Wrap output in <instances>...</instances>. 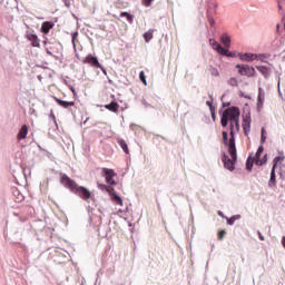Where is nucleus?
<instances>
[{
  "label": "nucleus",
  "mask_w": 285,
  "mask_h": 285,
  "mask_svg": "<svg viewBox=\"0 0 285 285\" xmlns=\"http://www.w3.org/2000/svg\"><path fill=\"white\" fill-rule=\"evenodd\" d=\"M206 105L209 107L210 112H212V117H215V107H213V101L207 100Z\"/></svg>",
  "instance_id": "31"
},
{
  "label": "nucleus",
  "mask_w": 285,
  "mask_h": 285,
  "mask_svg": "<svg viewBox=\"0 0 285 285\" xmlns=\"http://www.w3.org/2000/svg\"><path fill=\"white\" fill-rule=\"evenodd\" d=\"M224 237H226V230H224V229L219 230L218 232V239L222 240V239H224Z\"/></svg>",
  "instance_id": "33"
},
{
  "label": "nucleus",
  "mask_w": 285,
  "mask_h": 285,
  "mask_svg": "<svg viewBox=\"0 0 285 285\" xmlns=\"http://www.w3.org/2000/svg\"><path fill=\"white\" fill-rule=\"evenodd\" d=\"M276 169L277 168L272 167L271 177H269V181H268L269 188H275L277 186V179H276V175H275Z\"/></svg>",
  "instance_id": "12"
},
{
  "label": "nucleus",
  "mask_w": 285,
  "mask_h": 285,
  "mask_svg": "<svg viewBox=\"0 0 285 285\" xmlns=\"http://www.w3.org/2000/svg\"><path fill=\"white\" fill-rule=\"evenodd\" d=\"M112 199H115L116 204H118V206H124V200L121 199V197H119V195H114Z\"/></svg>",
  "instance_id": "27"
},
{
  "label": "nucleus",
  "mask_w": 285,
  "mask_h": 285,
  "mask_svg": "<svg viewBox=\"0 0 285 285\" xmlns=\"http://www.w3.org/2000/svg\"><path fill=\"white\" fill-rule=\"evenodd\" d=\"M55 28V23L50 22V21H45L41 24V32L42 35H49L50 30H52Z\"/></svg>",
  "instance_id": "11"
},
{
  "label": "nucleus",
  "mask_w": 285,
  "mask_h": 285,
  "mask_svg": "<svg viewBox=\"0 0 285 285\" xmlns=\"http://www.w3.org/2000/svg\"><path fill=\"white\" fill-rule=\"evenodd\" d=\"M279 28H281V26H279V24H276V30H277V32H279Z\"/></svg>",
  "instance_id": "40"
},
{
  "label": "nucleus",
  "mask_w": 285,
  "mask_h": 285,
  "mask_svg": "<svg viewBox=\"0 0 285 285\" xmlns=\"http://www.w3.org/2000/svg\"><path fill=\"white\" fill-rule=\"evenodd\" d=\"M228 85L232 86L233 88H237V86H239V81L237 80V78L233 77V78H229Z\"/></svg>",
  "instance_id": "23"
},
{
  "label": "nucleus",
  "mask_w": 285,
  "mask_h": 285,
  "mask_svg": "<svg viewBox=\"0 0 285 285\" xmlns=\"http://www.w3.org/2000/svg\"><path fill=\"white\" fill-rule=\"evenodd\" d=\"M258 72H262L265 77L268 75V69L264 66L257 67Z\"/></svg>",
  "instance_id": "30"
},
{
  "label": "nucleus",
  "mask_w": 285,
  "mask_h": 285,
  "mask_svg": "<svg viewBox=\"0 0 285 285\" xmlns=\"http://www.w3.org/2000/svg\"><path fill=\"white\" fill-rule=\"evenodd\" d=\"M262 153H264V146H259L256 151V165L257 166H264V164H266V161H267L266 155L264 156L263 159L261 158Z\"/></svg>",
  "instance_id": "10"
},
{
  "label": "nucleus",
  "mask_w": 285,
  "mask_h": 285,
  "mask_svg": "<svg viewBox=\"0 0 285 285\" xmlns=\"http://www.w3.org/2000/svg\"><path fill=\"white\" fill-rule=\"evenodd\" d=\"M102 175L106 179V181L110 185V186H115L117 184V181H115L116 177V173L114 169H109V168H102Z\"/></svg>",
  "instance_id": "6"
},
{
  "label": "nucleus",
  "mask_w": 285,
  "mask_h": 285,
  "mask_svg": "<svg viewBox=\"0 0 285 285\" xmlns=\"http://www.w3.org/2000/svg\"><path fill=\"white\" fill-rule=\"evenodd\" d=\"M107 193H109V195H110L111 197H114V195H117V191H115V188H112V187H110V186H109V188H107Z\"/></svg>",
  "instance_id": "34"
},
{
  "label": "nucleus",
  "mask_w": 285,
  "mask_h": 285,
  "mask_svg": "<svg viewBox=\"0 0 285 285\" xmlns=\"http://www.w3.org/2000/svg\"><path fill=\"white\" fill-rule=\"evenodd\" d=\"M83 63H88L92 68H100V70H102V72L106 75V69H104V66H101V63H99V59H97V57L89 53L85 58Z\"/></svg>",
  "instance_id": "5"
},
{
  "label": "nucleus",
  "mask_w": 285,
  "mask_h": 285,
  "mask_svg": "<svg viewBox=\"0 0 285 285\" xmlns=\"http://www.w3.org/2000/svg\"><path fill=\"white\" fill-rule=\"evenodd\" d=\"M56 101L58 105L61 106V108H70V106H75V101H66V100H61L59 98H56Z\"/></svg>",
  "instance_id": "16"
},
{
  "label": "nucleus",
  "mask_w": 285,
  "mask_h": 285,
  "mask_svg": "<svg viewBox=\"0 0 285 285\" xmlns=\"http://www.w3.org/2000/svg\"><path fill=\"white\" fill-rule=\"evenodd\" d=\"M153 3V0H144V6H146V8H150Z\"/></svg>",
  "instance_id": "36"
},
{
  "label": "nucleus",
  "mask_w": 285,
  "mask_h": 285,
  "mask_svg": "<svg viewBox=\"0 0 285 285\" xmlns=\"http://www.w3.org/2000/svg\"><path fill=\"white\" fill-rule=\"evenodd\" d=\"M223 142L228 147V154L234 158V161L237 159V147L235 146V134L233 129L230 131V137L228 139V132L223 131Z\"/></svg>",
  "instance_id": "3"
},
{
  "label": "nucleus",
  "mask_w": 285,
  "mask_h": 285,
  "mask_svg": "<svg viewBox=\"0 0 285 285\" xmlns=\"http://www.w3.org/2000/svg\"><path fill=\"white\" fill-rule=\"evenodd\" d=\"M243 61H255L257 59V55L255 53H245L240 57Z\"/></svg>",
  "instance_id": "19"
},
{
  "label": "nucleus",
  "mask_w": 285,
  "mask_h": 285,
  "mask_svg": "<svg viewBox=\"0 0 285 285\" xmlns=\"http://www.w3.org/2000/svg\"><path fill=\"white\" fill-rule=\"evenodd\" d=\"M258 237H259V239H261V242H264V235H262V232H258Z\"/></svg>",
  "instance_id": "38"
},
{
  "label": "nucleus",
  "mask_w": 285,
  "mask_h": 285,
  "mask_svg": "<svg viewBox=\"0 0 285 285\" xmlns=\"http://www.w3.org/2000/svg\"><path fill=\"white\" fill-rule=\"evenodd\" d=\"M245 98H246V99H250V97H248V96H245Z\"/></svg>",
  "instance_id": "43"
},
{
  "label": "nucleus",
  "mask_w": 285,
  "mask_h": 285,
  "mask_svg": "<svg viewBox=\"0 0 285 285\" xmlns=\"http://www.w3.org/2000/svg\"><path fill=\"white\" fill-rule=\"evenodd\" d=\"M265 142H266V128L263 127L261 131V144H265Z\"/></svg>",
  "instance_id": "26"
},
{
  "label": "nucleus",
  "mask_w": 285,
  "mask_h": 285,
  "mask_svg": "<svg viewBox=\"0 0 285 285\" xmlns=\"http://www.w3.org/2000/svg\"><path fill=\"white\" fill-rule=\"evenodd\" d=\"M254 161H255V159L254 158H252V157H249L248 159H247V163H246V170H253V164H254Z\"/></svg>",
  "instance_id": "24"
},
{
  "label": "nucleus",
  "mask_w": 285,
  "mask_h": 285,
  "mask_svg": "<svg viewBox=\"0 0 285 285\" xmlns=\"http://www.w3.org/2000/svg\"><path fill=\"white\" fill-rule=\"evenodd\" d=\"M218 215H222V212H220V213H218Z\"/></svg>",
  "instance_id": "46"
},
{
  "label": "nucleus",
  "mask_w": 285,
  "mask_h": 285,
  "mask_svg": "<svg viewBox=\"0 0 285 285\" xmlns=\"http://www.w3.org/2000/svg\"><path fill=\"white\" fill-rule=\"evenodd\" d=\"M26 39L31 42L32 48H41V40L36 33L27 31Z\"/></svg>",
  "instance_id": "8"
},
{
  "label": "nucleus",
  "mask_w": 285,
  "mask_h": 285,
  "mask_svg": "<svg viewBox=\"0 0 285 285\" xmlns=\"http://www.w3.org/2000/svg\"><path fill=\"white\" fill-rule=\"evenodd\" d=\"M47 53H48V55H52V52H50V51H47Z\"/></svg>",
  "instance_id": "42"
},
{
  "label": "nucleus",
  "mask_w": 285,
  "mask_h": 285,
  "mask_svg": "<svg viewBox=\"0 0 285 285\" xmlns=\"http://www.w3.org/2000/svg\"><path fill=\"white\" fill-rule=\"evenodd\" d=\"M240 97H244V94H240Z\"/></svg>",
  "instance_id": "44"
},
{
  "label": "nucleus",
  "mask_w": 285,
  "mask_h": 285,
  "mask_svg": "<svg viewBox=\"0 0 285 285\" xmlns=\"http://www.w3.org/2000/svg\"><path fill=\"white\" fill-rule=\"evenodd\" d=\"M223 161H224V166H225V168H226L227 170H230V171L235 170V163L237 161V157H236V159L234 160L233 157H232V159H230V158H228V156H226V154H224V155H223Z\"/></svg>",
  "instance_id": "9"
},
{
  "label": "nucleus",
  "mask_w": 285,
  "mask_h": 285,
  "mask_svg": "<svg viewBox=\"0 0 285 285\" xmlns=\"http://www.w3.org/2000/svg\"><path fill=\"white\" fill-rule=\"evenodd\" d=\"M209 72L212 77H219V70H217L215 67H210Z\"/></svg>",
  "instance_id": "28"
},
{
  "label": "nucleus",
  "mask_w": 285,
  "mask_h": 285,
  "mask_svg": "<svg viewBox=\"0 0 285 285\" xmlns=\"http://www.w3.org/2000/svg\"><path fill=\"white\" fill-rule=\"evenodd\" d=\"M209 46H212L213 50H216V52H218V55L228 57V49L222 47V45H219V42H217V40L209 39Z\"/></svg>",
  "instance_id": "7"
},
{
  "label": "nucleus",
  "mask_w": 285,
  "mask_h": 285,
  "mask_svg": "<svg viewBox=\"0 0 285 285\" xmlns=\"http://www.w3.org/2000/svg\"><path fill=\"white\" fill-rule=\"evenodd\" d=\"M243 130L245 135H248V132H250V119L248 117L244 118L243 120Z\"/></svg>",
  "instance_id": "17"
},
{
  "label": "nucleus",
  "mask_w": 285,
  "mask_h": 285,
  "mask_svg": "<svg viewBox=\"0 0 285 285\" xmlns=\"http://www.w3.org/2000/svg\"><path fill=\"white\" fill-rule=\"evenodd\" d=\"M278 9L282 10V6L281 4H278Z\"/></svg>",
  "instance_id": "41"
},
{
  "label": "nucleus",
  "mask_w": 285,
  "mask_h": 285,
  "mask_svg": "<svg viewBox=\"0 0 285 285\" xmlns=\"http://www.w3.org/2000/svg\"><path fill=\"white\" fill-rule=\"evenodd\" d=\"M72 92H73V95H75V89H72Z\"/></svg>",
  "instance_id": "45"
},
{
  "label": "nucleus",
  "mask_w": 285,
  "mask_h": 285,
  "mask_svg": "<svg viewBox=\"0 0 285 285\" xmlns=\"http://www.w3.org/2000/svg\"><path fill=\"white\" fill-rule=\"evenodd\" d=\"M60 183L62 184V186L69 188L71 193H75V195H77L78 197H80V199H83L85 202H88V199L92 197V193H90L88 188L77 185L75 180H72L66 174H61Z\"/></svg>",
  "instance_id": "2"
},
{
  "label": "nucleus",
  "mask_w": 285,
  "mask_h": 285,
  "mask_svg": "<svg viewBox=\"0 0 285 285\" xmlns=\"http://www.w3.org/2000/svg\"><path fill=\"white\" fill-rule=\"evenodd\" d=\"M118 145L124 150V153H126V155H128L130 153V150L128 149V144H126V140L118 139Z\"/></svg>",
  "instance_id": "20"
},
{
  "label": "nucleus",
  "mask_w": 285,
  "mask_h": 285,
  "mask_svg": "<svg viewBox=\"0 0 285 285\" xmlns=\"http://www.w3.org/2000/svg\"><path fill=\"white\" fill-rule=\"evenodd\" d=\"M139 79L144 82V86H148V82L146 81V73L144 71L139 72Z\"/></svg>",
  "instance_id": "29"
},
{
  "label": "nucleus",
  "mask_w": 285,
  "mask_h": 285,
  "mask_svg": "<svg viewBox=\"0 0 285 285\" xmlns=\"http://www.w3.org/2000/svg\"><path fill=\"white\" fill-rule=\"evenodd\" d=\"M71 37H72V46H73V48L77 46L76 45V41H77V38L79 37V32H73L72 35H71Z\"/></svg>",
  "instance_id": "32"
},
{
  "label": "nucleus",
  "mask_w": 285,
  "mask_h": 285,
  "mask_svg": "<svg viewBox=\"0 0 285 285\" xmlns=\"http://www.w3.org/2000/svg\"><path fill=\"white\" fill-rule=\"evenodd\" d=\"M285 157L284 156H277L273 160V168H277L278 164H282L284 161Z\"/></svg>",
  "instance_id": "21"
},
{
  "label": "nucleus",
  "mask_w": 285,
  "mask_h": 285,
  "mask_svg": "<svg viewBox=\"0 0 285 285\" xmlns=\"http://www.w3.org/2000/svg\"><path fill=\"white\" fill-rule=\"evenodd\" d=\"M258 101H264V94L262 92V88L258 90Z\"/></svg>",
  "instance_id": "35"
},
{
  "label": "nucleus",
  "mask_w": 285,
  "mask_h": 285,
  "mask_svg": "<svg viewBox=\"0 0 285 285\" xmlns=\"http://www.w3.org/2000/svg\"><path fill=\"white\" fill-rule=\"evenodd\" d=\"M228 121L230 124V132H233V135H235V132H239V108L229 107L224 110L220 118L223 128L228 126Z\"/></svg>",
  "instance_id": "1"
},
{
  "label": "nucleus",
  "mask_w": 285,
  "mask_h": 285,
  "mask_svg": "<svg viewBox=\"0 0 285 285\" xmlns=\"http://www.w3.org/2000/svg\"><path fill=\"white\" fill-rule=\"evenodd\" d=\"M120 17H126V19H127V21L129 22V23H132V21H134V19H135V17L132 16V14H130V13H128V12H121L120 13Z\"/></svg>",
  "instance_id": "22"
},
{
  "label": "nucleus",
  "mask_w": 285,
  "mask_h": 285,
  "mask_svg": "<svg viewBox=\"0 0 285 285\" xmlns=\"http://www.w3.org/2000/svg\"><path fill=\"white\" fill-rule=\"evenodd\" d=\"M209 24L215 26V20L213 18L209 19Z\"/></svg>",
  "instance_id": "39"
},
{
  "label": "nucleus",
  "mask_w": 285,
  "mask_h": 285,
  "mask_svg": "<svg viewBox=\"0 0 285 285\" xmlns=\"http://www.w3.org/2000/svg\"><path fill=\"white\" fill-rule=\"evenodd\" d=\"M155 35V29H149L147 32L142 35L146 43H149V41H153V37Z\"/></svg>",
  "instance_id": "15"
},
{
  "label": "nucleus",
  "mask_w": 285,
  "mask_h": 285,
  "mask_svg": "<svg viewBox=\"0 0 285 285\" xmlns=\"http://www.w3.org/2000/svg\"><path fill=\"white\" fill-rule=\"evenodd\" d=\"M220 41H222L223 46H225L226 50H228V48H230V36L223 33L220 36Z\"/></svg>",
  "instance_id": "13"
},
{
  "label": "nucleus",
  "mask_w": 285,
  "mask_h": 285,
  "mask_svg": "<svg viewBox=\"0 0 285 285\" xmlns=\"http://www.w3.org/2000/svg\"><path fill=\"white\" fill-rule=\"evenodd\" d=\"M105 108L110 110V112H119V104H117V101H111L109 105H106Z\"/></svg>",
  "instance_id": "14"
},
{
  "label": "nucleus",
  "mask_w": 285,
  "mask_h": 285,
  "mask_svg": "<svg viewBox=\"0 0 285 285\" xmlns=\"http://www.w3.org/2000/svg\"><path fill=\"white\" fill-rule=\"evenodd\" d=\"M26 137H28V126L23 125L18 132V139H26Z\"/></svg>",
  "instance_id": "18"
},
{
  "label": "nucleus",
  "mask_w": 285,
  "mask_h": 285,
  "mask_svg": "<svg viewBox=\"0 0 285 285\" xmlns=\"http://www.w3.org/2000/svg\"><path fill=\"white\" fill-rule=\"evenodd\" d=\"M109 186H106V185H100V189L101 190H108Z\"/></svg>",
  "instance_id": "37"
},
{
  "label": "nucleus",
  "mask_w": 285,
  "mask_h": 285,
  "mask_svg": "<svg viewBox=\"0 0 285 285\" xmlns=\"http://www.w3.org/2000/svg\"><path fill=\"white\" fill-rule=\"evenodd\" d=\"M242 216L240 215H236V216H233L230 218H227V224L229 226H233V224H235V222H237V219H239Z\"/></svg>",
  "instance_id": "25"
},
{
  "label": "nucleus",
  "mask_w": 285,
  "mask_h": 285,
  "mask_svg": "<svg viewBox=\"0 0 285 285\" xmlns=\"http://www.w3.org/2000/svg\"><path fill=\"white\" fill-rule=\"evenodd\" d=\"M236 68L238 69V73L242 77H254L255 76V68H253L248 65H236Z\"/></svg>",
  "instance_id": "4"
}]
</instances>
